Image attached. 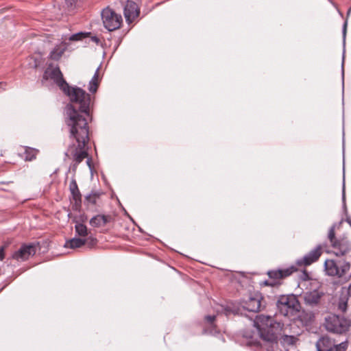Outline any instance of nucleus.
I'll list each match as a JSON object with an SVG mask.
<instances>
[{
  "label": "nucleus",
  "mask_w": 351,
  "mask_h": 351,
  "mask_svg": "<svg viewBox=\"0 0 351 351\" xmlns=\"http://www.w3.org/2000/svg\"><path fill=\"white\" fill-rule=\"evenodd\" d=\"M99 68H97V70L95 71V73L93 77L90 80V82H95L99 83Z\"/></svg>",
  "instance_id": "obj_30"
},
{
  "label": "nucleus",
  "mask_w": 351,
  "mask_h": 351,
  "mask_svg": "<svg viewBox=\"0 0 351 351\" xmlns=\"http://www.w3.org/2000/svg\"><path fill=\"white\" fill-rule=\"evenodd\" d=\"M324 326L328 332L343 334L348 330L350 321L343 317L330 315L325 318Z\"/></svg>",
  "instance_id": "obj_4"
},
{
  "label": "nucleus",
  "mask_w": 351,
  "mask_h": 351,
  "mask_svg": "<svg viewBox=\"0 0 351 351\" xmlns=\"http://www.w3.org/2000/svg\"><path fill=\"white\" fill-rule=\"evenodd\" d=\"M344 196H345V194H344V191H343V198H344Z\"/></svg>",
  "instance_id": "obj_39"
},
{
  "label": "nucleus",
  "mask_w": 351,
  "mask_h": 351,
  "mask_svg": "<svg viewBox=\"0 0 351 351\" xmlns=\"http://www.w3.org/2000/svg\"><path fill=\"white\" fill-rule=\"evenodd\" d=\"M347 346L346 341L337 344L328 337H322L316 343L317 351H346Z\"/></svg>",
  "instance_id": "obj_7"
},
{
  "label": "nucleus",
  "mask_w": 351,
  "mask_h": 351,
  "mask_svg": "<svg viewBox=\"0 0 351 351\" xmlns=\"http://www.w3.org/2000/svg\"><path fill=\"white\" fill-rule=\"evenodd\" d=\"M77 145H75V143H72L71 144H70L69 146H68V148H67V150L66 152H65V156L68 158H71L73 161V164L72 165V169L73 171H75L77 166L79 165L80 163H81L84 159L86 158V164L88 166L89 169L90 170H92L93 169V167H92V159L91 158L88 157V150H87V148H86V145L88 143V141L84 145V149L85 151V152H86L87 154V156L86 157H84L79 163L76 164V161L74 159V157L69 152V149L70 147V146L71 145H75V146H77V143L76 142Z\"/></svg>",
  "instance_id": "obj_17"
},
{
  "label": "nucleus",
  "mask_w": 351,
  "mask_h": 351,
  "mask_svg": "<svg viewBox=\"0 0 351 351\" xmlns=\"http://www.w3.org/2000/svg\"><path fill=\"white\" fill-rule=\"evenodd\" d=\"M99 197V194L97 193H91L86 196L85 202L88 204L95 205Z\"/></svg>",
  "instance_id": "obj_25"
},
{
  "label": "nucleus",
  "mask_w": 351,
  "mask_h": 351,
  "mask_svg": "<svg viewBox=\"0 0 351 351\" xmlns=\"http://www.w3.org/2000/svg\"><path fill=\"white\" fill-rule=\"evenodd\" d=\"M69 190L71 191L73 199L75 203L81 202V193L78 189L76 180L73 179L69 184Z\"/></svg>",
  "instance_id": "obj_20"
},
{
  "label": "nucleus",
  "mask_w": 351,
  "mask_h": 351,
  "mask_svg": "<svg viewBox=\"0 0 351 351\" xmlns=\"http://www.w3.org/2000/svg\"><path fill=\"white\" fill-rule=\"evenodd\" d=\"M328 237L334 250L333 252L336 256H343L349 251L350 248L347 241L337 240L335 239L334 227L330 228Z\"/></svg>",
  "instance_id": "obj_8"
},
{
  "label": "nucleus",
  "mask_w": 351,
  "mask_h": 351,
  "mask_svg": "<svg viewBox=\"0 0 351 351\" xmlns=\"http://www.w3.org/2000/svg\"><path fill=\"white\" fill-rule=\"evenodd\" d=\"M348 295L346 293H341L339 296L337 307L339 311L344 313L348 308Z\"/></svg>",
  "instance_id": "obj_22"
},
{
  "label": "nucleus",
  "mask_w": 351,
  "mask_h": 351,
  "mask_svg": "<svg viewBox=\"0 0 351 351\" xmlns=\"http://www.w3.org/2000/svg\"><path fill=\"white\" fill-rule=\"evenodd\" d=\"M89 37L90 38V40L93 41V43H96L97 45H98L99 43L100 40H99V38L97 36H91L90 35Z\"/></svg>",
  "instance_id": "obj_32"
},
{
  "label": "nucleus",
  "mask_w": 351,
  "mask_h": 351,
  "mask_svg": "<svg viewBox=\"0 0 351 351\" xmlns=\"http://www.w3.org/2000/svg\"><path fill=\"white\" fill-rule=\"evenodd\" d=\"M215 315H206L205 317V320L208 323L212 324L215 319Z\"/></svg>",
  "instance_id": "obj_31"
},
{
  "label": "nucleus",
  "mask_w": 351,
  "mask_h": 351,
  "mask_svg": "<svg viewBox=\"0 0 351 351\" xmlns=\"http://www.w3.org/2000/svg\"><path fill=\"white\" fill-rule=\"evenodd\" d=\"M43 80H51L62 91L68 90L69 84L64 79L63 74L58 65L49 64L43 73Z\"/></svg>",
  "instance_id": "obj_5"
},
{
  "label": "nucleus",
  "mask_w": 351,
  "mask_h": 351,
  "mask_svg": "<svg viewBox=\"0 0 351 351\" xmlns=\"http://www.w3.org/2000/svg\"><path fill=\"white\" fill-rule=\"evenodd\" d=\"M90 35H91L90 32H77L76 34H72L69 38V40L71 41L82 40L86 38H89Z\"/></svg>",
  "instance_id": "obj_24"
},
{
  "label": "nucleus",
  "mask_w": 351,
  "mask_h": 351,
  "mask_svg": "<svg viewBox=\"0 0 351 351\" xmlns=\"http://www.w3.org/2000/svg\"><path fill=\"white\" fill-rule=\"evenodd\" d=\"M76 234L80 237H86L88 235V229L86 226L82 223H76L75 225Z\"/></svg>",
  "instance_id": "obj_23"
},
{
  "label": "nucleus",
  "mask_w": 351,
  "mask_h": 351,
  "mask_svg": "<svg viewBox=\"0 0 351 351\" xmlns=\"http://www.w3.org/2000/svg\"><path fill=\"white\" fill-rule=\"evenodd\" d=\"M347 25H348V22L347 21H345L344 24H343V38H345L346 37V28H347Z\"/></svg>",
  "instance_id": "obj_34"
},
{
  "label": "nucleus",
  "mask_w": 351,
  "mask_h": 351,
  "mask_svg": "<svg viewBox=\"0 0 351 351\" xmlns=\"http://www.w3.org/2000/svg\"><path fill=\"white\" fill-rule=\"evenodd\" d=\"M324 296V293L318 290H313L307 291L304 294V300L306 305L311 307L317 306L321 301L322 298Z\"/></svg>",
  "instance_id": "obj_14"
},
{
  "label": "nucleus",
  "mask_w": 351,
  "mask_h": 351,
  "mask_svg": "<svg viewBox=\"0 0 351 351\" xmlns=\"http://www.w3.org/2000/svg\"><path fill=\"white\" fill-rule=\"evenodd\" d=\"M322 254V247L318 245L308 253L305 254L303 258L298 260L297 263L299 265L308 266L316 262Z\"/></svg>",
  "instance_id": "obj_11"
},
{
  "label": "nucleus",
  "mask_w": 351,
  "mask_h": 351,
  "mask_svg": "<svg viewBox=\"0 0 351 351\" xmlns=\"http://www.w3.org/2000/svg\"><path fill=\"white\" fill-rule=\"evenodd\" d=\"M24 149L23 153H19V155L21 158H23L25 161H32L36 159L38 153V150L30 147H23Z\"/></svg>",
  "instance_id": "obj_19"
},
{
  "label": "nucleus",
  "mask_w": 351,
  "mask_h": 351,
  "mask_svg": "<svg viewBox=\"0 0 351 351\" xmlns=\"http://www.w3.org/2000/svg\"><path fill=\"white\" fill-rule=\"evenodd\" d=\"M99 86L98 82H89L88 90L91 93H95L97 90V88Z\"/></svg>",
  "instance_id": "obj_28"
},
{
  "label": "nucleus",
  "mask_w": 351,
  "mask_h": 351,
  "mask_svg": "<svg viewBox=\"0 0 351 351\" xmlns=\"http://www.w3.org/2000/svg\"><path fill=\"white\" fill-rule=\"evenodd\" d=\"M101 19L104 27L110 32L119 29L123 23L121 15L109 8L102 10Z\"/></svg>",
  "instance_id": "obj_6"
},
{
  "label": "nucleus",
  "mask_w": 351,
  "mask_h": 351,
  "mask_svg": "<svg viewBox=\"0 0 351 351\" xmlns=\"http://www.w3.org/2000/svg\"><path fill=\"white\" fill-rule=\"evenodd\" d=\"M282 341L285 343H287L289 345H293L295 343L297 338L293 335H285L282 337Z\"/></svg>",
  "instance_id": "obj_27"
},
{
  "label": "nucleus",
  "mask_w": 351,
  "mask_h": 351,
  "mask_svg": "<svg viewBox=\"0 0 351 351\" xmlns=\"http://www.w3.org/2000/svg\"><path fill=\"white\" fill-rule=\"evenodd\" d=\"M66 50V47L63 43L58 45L50 51L48 58L50 60L58 61Z\"/></svg>",
  "instance_id": "obj_18"
},
{
  "label": "nucleus",
  "mask_w": 351,
  "mask_h": 351,
  "mask_svg": "<svg viewBox=\"0 0 351 351\" xmlns=\"http://www.w3.org/2000/svg\"><path fill=\"white\" fill-rule=\"evenodd\" d=\"M254 323L263 340L271 343L277 342L276 328L279 326V323L274 322L271 316L257 315Z\"/></svg>",
  "instance_id": "obj_2"
},
{
  "label": "nucleus",
  "mask_w": 351,
  "mask_h": 351,
  "mask_svg": "<svg viewBox=\"0 0 351 351\" xmlns=\"http://www.w3.org/2000/svg\"><path fill=\"white\" fill-rule=\"evenodd\" d=\"M123 14L126 21L132 23L139 14L137 4L133 1H127L123 8Z\"/></svg>",
  "instance_id": "obj_12"
},
{
  "label": "nucleus",
  "mask_w": 351,
  "mask_h": 351,
  "mask_svg": "<svg viewBox=\"0 0 351 351\" xmlns=\"http://www.w3.org/2000/svg\"><path fill=\"white\" fill-rule=\"evenodd\" d=\"M96 241H97V240H96L95 239H92V241H93V243H95V242H96Z\"/></svg>",
  "instance_id": "obj_38"
},
{
  "label": "nucleus",
  "mask_w": 351,
  "mask_h": 351,
  "mask_svg": "<svg viewBox=\"0 0 351 351\" xmlns=\"http://www.w3.org/2000/svg\"><path fill=\"white\" fill-rule=\"evenodd\" d=\"M112 220L110 215H97L90 220V225L94 228L104 227Z\"/></svg>",
  "instance_id": "obj_16"
},
{
  "label": "nucleus",
  "mask_w": 351,
  "mask_h": 351,
  "mask_svg": "<svg viewBox=\"0 0 351 351\" xmlns=\"http://www.w3.org/2000/svg\"><path fill=\"white\" fill-rule=\"evenodd\" d=\"M36 252V247L33 243L23 244L21 247L12 254V258L17 261H25Z\"/></svg>",
  "instance_id": "obj_9"
},
{
  "label": "nucleus",
  "mask_w": 351,
  "mask_h": 351,
  "mask_svg": "<svg viewBox=\"0 0 351 351\" xmlns=\"http://www.w3.org/2000/svg\"><path fill=\"white\" fill-rule=\"evenodd\" d=\"M86 242V239L75 237L66 241L64 244V247L71 249L78 248L85 245Z\"/></svg>",
  "instance_id": "obj_21"
},
{
  "label": "nucleus",
  "mask_w": 351,
  "mask_h": 351,
  "mask_svg": "<svg viewBox=\"0 0 351 351\" xmlns=\"http://www.w3.org/2000/svg\"><path fill=\"white\" fill-rule=\"evenodd\" d=\"M262 299L260 293H255L243 302V307L250 312H258L261 310Z\"/></svg>",
  "instance_id": "obj_13"
},
{
  "label": "nucleus",
  "mask_w": 351,
  "mask_h": 351,
  "mask_svg": "<svg viewBox=\"0 0 351 351\" xmlns=\"http://www.w3.org/2000/svg\"><path fill=\"white\" fill-rule=\"evenodd\" d=\"M346 221L350 224L351 226V219H347Z\"/></svg>",
  "instance_id": "obj_36"
},
{
  "label": "nucleus",
  "mask_w": 351,
  "mask_h": 351,
  "mask_svg": "<svg viewBox=\"0 0 351 351\" xmlns=\"http://www.w3.org/2000/svg\"><path fill=\"white\" fill-rule=\"evenodd\" d=\"M4 246L0 247V261H3V259L4 258Z\"/></svg>",
  "instance_id": "obj_33"
},
{
  "label": "nucleus",
  "mask_w": 351,
  "mask_h": 351,
  "mask_svg": "<svg viewBox=\"0 0 351 351\" xmlns=\"http://www.w3.org/2000/svg\"><path fill=\"white\" fill-rule=\"evenodd\" d=\"M346 293L351 298V284L349 285Z\"/></svg>",
  "instance_id": "obj_35"
},
{
  "label": "nucleus",
  "mask_w": 351,
  "mask_h": 351,
  "mask_svg": "<svg viewBox=\"0 0 351 351\" xmlns=\"http://www.w3.org/2000/svg\"><path fill=\"white\" fill-rule=\"evenodd\" d=\"M324 269L326 274L328 276H342V271H340V268L337 265L336 262L332 259H328L325 261Z\"/></svg>",
  "instance_id": "obj_15"
},
{
  "label": "nucleus",
  "mask_w": 351,
  "mask_h": 351,
  "mask_svg": "<svg viewBox=\"0 0 351 351\" xmlns=\"http://www.w3.org/2000/svg\"><path fill=\"white\" fill-rule=\"evenodd\" d=\"M276 306L279 313L286 317L295 315L301 308L298 298L293 294L280 295L278 299Z\"/></svg>",
  "instance_id": "obj_3"
},
{
  "label": "nucleus",
  "mask_w": 351,
  "mask_h": 351,
  "mask_svg": "<svg viewBox=\"0 0 351 351\" xmlns=\"http://www.w3.org/2000/svg\"><path fill=\"white\" fill-rule=\"evenodd\" d=\"M350 269V263H345L340 268V271H342V276Z\"/></svg>",
  "instance_id": "obj_29"
},
{
  "label": "nucleus",
  "mask_w": 351,
  "mask_h": 351,
  "mask_svg": "<svg viewBox=\"0 0 351 351\" xmlns=\"http://www.w3.org/2000/svg\"><path fill=\"white\" fill-rule=\"evenodd\" d=\"M351 12V8L348 10L347 14L349 15Z\"/></svg>",
  "instance_id": "obj_37"
},
{
  "label": "nucleus",
  "mask_w": 351,
  "mask_h": 351,
  "mask_svg": "<svg viewBox=\"0 0 351 351\" xmlns=\"http://www.w3.org/2000/svg\"><path fill=\"white\" fill-rule=\"evenodd\" d=\"M79 0H64L66 9L68 11L73 10L77 4Z\"/></svg>",
  "instance_id": "obj_26"
},
{
  "label": "nucleus",
  "mask_w": 351,
  "mask_h": 351,
  "mask_svg": "<svg viewBox=\"0 0 351 351\" xmlns=\"http://www.w3.org/2000/svg\"><path fill=\"white\" fill-rule=\"evenodd\" d=\"M70 99L71 104L66 106L65 123L69 128V138L77 143V146L71 145L69 152L73 156L76 164L87 156L84 147L89 141L88 120L92 119L90 114L91 97L84 90L78 87L68 86L64 90Z\"/></svg>",
  "instance_id": "obj_1"
},
{
  "label": "nucleus",
  "mask_w": 351,
  "mask_h": 351,
  "mask_svg": "<svg viewBox=\"0 0 351 351\" xmlns=\"http://www.w3.org/2000/svg\"><path fill=\"white\" fill-rule=\"evenodd\" d=\"M295 271H296V269L295 268V267L292 266L285 269L271 270L267 272V274L271 279H273L274 280H279L280 279L289 276ZM265 285L269 286H274L276 284H279L278 281L273 282H269L268 281H265Z\"/></svg>",
  "instance_id": "obj_10"
}]
</instances>
